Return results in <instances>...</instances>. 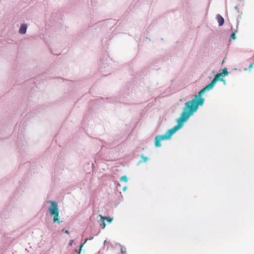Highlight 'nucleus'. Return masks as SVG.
<instances>
[{"instance_id": "1", "label": "nucleus", "mask_w": 254, "mask_h": 254, "mask_svg": "<svg viewBox=\"0 0 254 254\" xmlns=\"http://www.w3.org/2000/svg\"><path fill=\"white\" fill-rule=\"evenodd\" d=\"M223 77L222 73H217L211 82L201 89L197 95L195 96L191 101L185 103L184 111L181 117L177 120L178 125L168 129L165 134L158 135L155 137V145L156 147L161 146L162 140L170 139L174 133L183 126L184 122H186L194 112L197 111L199 105H202L204 104L205 99L202 98V96L205 91H208L213 88L218 81H223L224 84H226L225 80L223 79Z\"/></svg>"}, {"instance_id": "2", "label": "nucleus", "mask_w": 254, "mask_h": 254, "mask_svg": "<svg viewBox=\"0 0 254 254\" xmlns=\"http://www.w3.org/2000/svg\"><path fill=\"white\" fill-rule=\"evenodd\" d=\"M47 202L51 204L49 208V211L51 216L54 217V222H57L59 224L60 221L59 217V210L57 202L52 200H48Z\"/></svg>"}, {"instance_id": "3", "label": "nucleus", "mask_w": 254, "mask_h": 254, "mask_svg": "<svg viewBox=\"0 0 254 254\" xmlns=\"http://www.w3.org/2000/svg\"><path fill=\"white\" fill-rule=\"evenodd\" d=\"M216 18H217V21L219 23V25L220 26H221L222 25H223L224 24V18L223 17H221L220 14H217L216 16Z\"/></svg>"}, {"instance_id": "4", "label": "nucleus", "mask_w": 254, "mask_h": 254, "mask_svg": "<svg viewBox=\"0 0 254 254\" xmlns=\"http://www.w3.org/2000/svg\"><path fill=\"white\" fill-rule=\"evenodd\" d=\"M27 30V25L26 24H22L19 29V32L20 34H25Z\"/></svg>"}, {"instance_id": "5", "label": "nucleus", "mask_w": 254, "mask_h": 254, "mask_svg": "<svg viewBox=\"0 0 254 254\" xmlns=\"http://www.w3.org/2000/svg\"><path fill=\"white\" fill-rule=\"evenodd\" d=\"M220 73H221L223 76L227 75L228 72L227 71V68H224L223 69H222Z\"/></svg>"}, {"instance_id": "6", "label": "nucleus", "mask_w": 254, "mask_h": 254, "mask_svg": "<svg viewBox=\"0 0 254 254\" xmlns=\"http://www.w3.org/2000/svg\"><path fill=\"white\" fill-rule=\"evenodd\" d=\"M100 216L101 217V219H106L107 220L109 223H111V221H112V219L110 217H106L105 218H104L101 215H100Z\"/></svg>"}, {"instance_id": "7", "label": "nucleus", "mask_w": 254, "mask_h": 254, "mask_svg": "<svg viewBox=\"0 0 254 254\" xmlns=\"http://www.w3.org/2000/svg\"><path fill=\"white\" fill-rule=\"evenodd\" d=\"M231 38L233 39V40H236L237 37H236V31H234L233 32L231 35Z\"/></svg>"}, {"instance_id": "8", "label": "nucleus", "mask_w": 254, "mask_h": 254, "mask_svg": "<svg viewBox=\"0 0 254 254\" xmlns=\"http://www.w3.org/2000/svg\"><path fill=\"white\" fill-rule=\"evenodd\" d=\"M120 180L121 181L127 182V178L126 176H124L121 177Z\"/></svg>"}, {"instance_id": "9", "label": "nucleus", "mask_w": 254, "mask_h": 254, "mask_svg": "<svg viewBox=\"0 0 254 254\" xmlns=\"http://www.w3.org/2000/svg\"><path fill=\"white\" fill-rule=\"evenodd\" d=\"M141 158L143 160V162H145L148 160V158L147 157H145L143 154L141 155Z\"/></svg>"}, {"instance_id": "10", "label": "nucleus", "mask_w": 254, "mask_h": 254, "mask_svg": "<svg viewBox=\"0 0 254 254\" xmlns=\"http://www.w3.org/2000/svg\"><path fill=\"white\" fill-rule=\"evenodd\" d=\"M100 225L101 226H102L103 229H104V228L106 226V224L104 221H103L102 223H100Z\"/></svg>"}, {"instance_id": "11", "label": "nucleus", "mask_w": 254, "mask_h": 254, "mask_svg": "<svg viewBox=\"0 0 254 254\" xmlns=\"http://www.w3.org/2000/svg\"><path fill=\"white\" fill-rule=\"evenodd\" d=\"M84 244L82 243L80 245V248H79V251L78 252V254H80V252H81V249H82V247H83Z\"/></svg>"}, {"instance_id": "12", "label": "nucleus", "mask_w": 254, "mask_h": 254, "mask_svg": "<svg viewBox=\"0 0 254 254\" xmlns=\"http://www.w3.org/2000/svg\"><path fill=\"white\" fill-rule=\"evenodd\" d=\"M252 66H253V64H250L249 66V68H251L252 67Z\"/></svg>"}, {"instance_id": "13", "label": "nucleus", "mask_w": 254, "mask_h": 254, "mask_svg": "<svg viewBox=\"0 0 254 254\" xmlns=\"http://www.w3.org/2000/svg\"><path fill=\"white\" fill-rule=\"evenodd\" d=\"M65 233H66L67 234H69V231L68 230H66V231H65Z\"/></svg>"}, {"instance_id": "14", "label": "nucleus", "mask_w": 254, "mask_h": 254, "mask_svg": "<svg viewBox=\"0 0 254 254\" xmlns=\"http://www.w3.org/2000/svg\"><path fill=\"white\" fill-rule=\"evenodd\" d=\"M224 61L223 60V61H222V64H224Z\"/></svg>"}]
</instances>
